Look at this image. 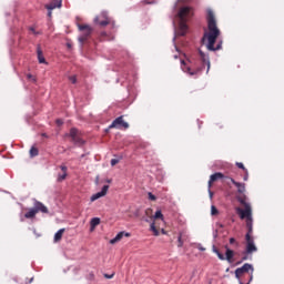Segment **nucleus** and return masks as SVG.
Segmentation results:
<instances>
[{"instance_id":"obj_14","label":"nucleus","mask_w":284,"mask_h":284,"mask_svg":"<svg viewBox=\"0 0 284 284\" xmlns=\"http://www.w3.org/2000/svg\"><path fill=\"white\" fill-rule=\"evenodd\" d=\"M108 190H110L109 185H104L101 190V192H98L91 196V201H97L101 199V196H105L108 194Z\"/></svg>"},{"instance_id":"obj_13","label":"nucleus","mask_w":284,"mask_h":284,"mask_svg":"<svg viewBox=\"0 0 284 284\" xmlns=\"http://www.w3.org/2000/svg\"><path fill=\"white\" fill-rule=\"evenodd\" d=\"M69 136L72 139L73 143L83 145V140L79 136V130L75 128L70 130Z\"/></svg>"},{"instance_id":"obj_1","label":"nucleus","mask_w":284,"mask_h":284,"mask_svg":"<svg viewBox=\"0 0 284 284\" xmlns=\"http://www.w3.org/2000/svg\"><path fill=\"white\" fill-rule=\"evenodd\" d=\"M216 181H222V183H225V185H230V183H233L237 190V201L241 204V207L237 209L239 214H252V205L250 202H247V195H245L246 189L245 183L237 182L231 176H227L221 172L214 173L210 176L209 180V194L212 199L214 196V193H212V184L216 183Z\"/></svg>"},{"instance_id":"obj_20","label":"nucleus","mask_w":284,"mask_h":284,"mask_svg":"<svg viewBox=\"0 0 284 284\" xmlns=\"http://www.w3.org/2000/svg\"><path fill=\"white\" fill-rule=\"evenodd\" d=\"M37 53L39 63H45V58L43 57V51H41V48L38 47Z\"/></svg>"},{"instance_id":"obj_24","label":"nucleus","mask_w":284,"mask_h":284,"mask_svg":"<svg viewBox=\"0 0 284 284\" xmlns=\"http://www.w3.org/2000/svg\"><path fill=\"white\" fill-rule=\"evenodd\" d=\"M236 165H237V168H240V170H243V172H245V170H247L245 168V165H243V163H241V162H236Z\"/></svg>"},{"instance_id":"obj_16","label":"nucleus","mask_w":284,"mask_h":284,"mask_svg":"<svg viewBox=\"0 0 284 284\" xmlns=\"http://www.w3.org/2000/svg\"><path fill=\"white\" fill-rule=\"evenodd\" d=\"M60 170L62 171V173L58 174V183H62V181H65V179H68V166L61 165Z\"/></svg>"},{"instance_id":"obj_22","label":"nucleus","mask_w":284,"mask_h":284,"mask_svg":"<svg viewBox=\"0 0 284 284\" xmlns=\"http://www.w3.org/2000/svg\"><path fill=\"white\" fill-rule=\"evenodd\" d=\"M178 247H183V233H180L178 237Z\"/></svg>"},{"instance_id":"obj_32","label":"nucleus","mask_w":284,"mask_h":284,"mask_svg":"<svg viewBox=\"0 0 284 284\" xmlns=\"http://www.w3.org/2000/svg\"><path fill=\"white\" fill-rule=\"evenodd\" d=\"M234 243H236V240H235L234 237H231V239H230V244H231V245H234Z\"/></svg>"},{"instance_id":"obj_31","label":"nucleus","mask_w":284,"mask_h":284,"mask_svg":"<svg viewBox=\"0 0 284 284\" xmlns=\"http://www.w3.org/2000/svg\"><path fill=\"white\" fill-rule=\"evenodd\" d=\"M24 216H26V219H34L36 215L34 214H26Z\"/></svg>"},{"instance_id":"obj_33","label":"nucleus","mask_w":284,"mask_h":284,"mask_svg":"<svg viewBox=\"0 0 284 284\" xmlns=\"http://www.w3.org/2000/svg\"><path fill=\"white\" fill-rule=\"evenodd\" d=\"M55 123L57 125H63V120H57Z\"/></svg>"},{"instance_id":"obj_39","label":"nucleus","mask_w":284,"mask_h":284,"mask_svg":"<svg viewBox=\"0 0 284 284\" xmlns=\"http://www.w3.org/2000/svg\"><path fill=\"white\" fill-rule=\"evenodd\" d=\"M42 136H47L45 133H43Z\"/></svg>"},{"instance_id":"obj_12","label":"nucleus","mask_w":284,"mask_h":284,"mask_svg":"<svg viewBox=\"0 0 284 284\" xmlns=\"http://www.w3.org/2000/svg\"><path fill=\"white\" fill-rule=\"evenodd\" d=\"M110 128H118V130H121L123 128V130H128V128H130V124L123 121V116H119L112 122Z\"/></svg>"},{"instance_id":"obj_5","label":"nucleus","mask_w":284,"mask_h":284,"mask_svg":"<svg viewBox=\"0 0 284 284\" xmlns=\"http://www.w3.org/2000/svg\"><path fill=\"white\" fill-rule=\"evenodd\" d=\"M180 19L179 34L185 37L187 34V21L194 17V9L192 7H182L178 12Z\"/></svg>"},{"instance_id":"obj_8","label":"nucleus","mask_w":284,"mask_h":284,"mask_svg":"<svg viewBox=\"0 0 284 284\" xmlns=\"http://www.w3.org/2000/svg\"><path fill=\"white\" fill-rule=\"evenodd\" d=\"M93 22L95 23V26H100V28H105V26H114V21L112 20V18H110V16L108 14V11H102L100 14H98Z\"/></svg>"},{"instance_id":"obj_37","label":"nucleus","mask_w":284,"mask_h":284,"mask_svg":"<svg viewBox=\"0 0 284 284\" xmlns=\"http://www.w3.org/2000/svg\"><path fill=\"white\" fill-rule=\"evenodd\" d=\"M162 234H165V229H163V226L160 229Z\"/></svg>"},{"instance_id":"obj_36","label":"nucleus","mask_w":284,"mask_h":284,"mask_svg":"<svg viewBox=\"0 0 284 284\" xmlns=\"http://www.w3.org/2000/svg\"><path fill=\"white\" fill-rule=\"evenodd\" d=\"M48 17H52V10H49Z\"/></svg>"},{"instance_id":"obj_9","label":"nucleus","mask_w":284,"mask_h":284,"mask_svg":"<svg viewBox=\"0 0 284 284\" xmlns=\"http://www.w3.org/2000/svg\"><path fill=\"white\" fill-rule=\"evenodd\" d=\"M78 28L81 32V34L79 36L80 43L88 41V39L92 37V32L94 31V29H92V27H90L89 24H79Z\"/></svg>"},{"instance_id":"obj_25","label":"nucleus","mask_w":284,"mask_h":284,"mask_svg":"<svg viewBox=\"0 0 284 284\" xmlns=\"http://www.w3.org/2000/svg\"><path fill=\"white\" fill-rule=\"evenodd\" d=\"M211 214H219V209H216V206L212 205L211 206Z\"/></svg>"},{"instance_id":"obj_19","label":"nucleus","mask_w":284,"mask_h":284,"mask_svg":"<svg viewBox=\"0 0 284 284\" xmlns=\"http://www.w3.org/2000/svg\"><path fill=\"white\" fill-rule=\"evenodd\" d=\"M65 232V229H60L55 234H54V241L58 243V241H61L63 239V233Z\"/></svg>"},{"instance_id":"obj_23","label":"nucleus","mask_w":284,"mask_h":284,"mask_svg":"<svg viewBox=\"0 0 284 284\" xmlns=\"http://www.w3.org/2000/svg\"><path fill=\"white\" fill-rule=\"evenodd\" d=\"M28 81H31L32 83H37V77L32 75L31 73L27 74Z\"/></svg>"},{"instance_id":"obj_7","label":"nucleus","mask_w":284,"mask_h":284,"mask_svg":"<svg viewBox=\"0 0 284 284\" xmlns=\"http://www.w3.org/2000/svg\"><path fill=\"white\" fill-rule=\"evenodd\" d=\"M151 221L150 230L153 232L154 236H159L161 227H165V220L163 219V214H155L153 216H149Z\"/></svg>"},{"instance_id":"obj_29","label":"nucleus","mask_w":284,"mask_h":284,"mask_svg":"<svg viewBox=\"0 0 284 284\" xmlns=\"http://www.w3.org/2000/svg\"><path fill=\"white\" fill-rule=\"evenodd\" d=\"M150 201H156V196L152 193H149Z\"/></svg>"},{"instance_id":"obj_17","label":"nucleus","mask_w":284,"mask_h":284,"mask_svg":"<svg viewBox=\"0 0 284 284\" xmlns=\"http://www.w3.org/2000/svg\"><path fill=\"white\" fill-rule=\"evenodd\" d=\"M44 8L47 10H54L57 8H61V1L59 0H53L52 2H50L49 4H45Z\"/></svg>"},{"instance_id":"obj_27","label":"nucleus","mask_w":284,"mask_h":284,"mask_svg":"<svg viewBox=\"0 0 284 284\" xmlns=\"http://www.w3.org/2000/svg\"><path fill=\"white\" fill-rule=\"evenodd\" d=\"M69 81H71V83H77V75H71L69 77Z\"/></svg>"},{"instance_id":"obj_2","label":"nucleus","mask_w":284,"mask_h":284,"mask_svg":"<svg viewBox=\"0 0 284 284\" xmlns=\"http://www.w3.org/2000/svg\"><path fill=\"white\" fill-rule=\"evenodd\" d=\"M207 30L204 32L202 43L210 52L223 49V40L221 39V29L216 24V18L212 9L207 10L206 14Z\"/></svg>"},{"instance_id":"obj_38","label":"nucleus","mask_w":284,"mask_h":284,"mask_svg":"<svg viewBox=\"0 0 284 284\" xmlns=\"http://www.w3.org/2000/svg\"><path fill=\"white\" fill-rule=\"evenodd\" d=\"M155 214H161V211H156Z\"/></svg>"},{"instance_id":"obj_28","label":"nucleus","mask_w":284,"mask_h":284,"mask_svg":"<svg viewBox=\"0 0 284 284\" xmlns=\"http://www.w3.org/2000/svg\"><path fill=\"white\" fill-rule=\"evenodd\" d=\"M119 163L118 159H112L111 160V165L114 168V165H116Z\"/></svg>"},{"instance_id":"obj_4","label":"nucleus","mask_w":284,"mask_h":284,"mask_svg":"<svg viewBox=\"0 0 284 284\" xmlns=\"http://www.w3.org/2000/svg\"><path fill=\"white\" fill-rule=\"evenodd\" d=\"M241 221H245L247 233L245 235L246 246L244 251V256L242 257V261H247L250 256L254 254V252H258V247H256V244L254 243V236L252 234L254 233L253 223L254 220L252 219V214H240Z\"/></svg>"},{"instance_id":"obj_10","label":"nucleus","mask_w":284,"mask_h":284,"mask_svg":"<svg viewBox=\"0 0 284 284\" xmlns=\"http://www.w3.org/2000/svg\"><path fill=\"white\" fill-rule=\"evenodd\" d=\"M225 255L216 248V246H213V252L216 254V256L220 258V261H227L229 263H232V258H234V251H232L230 247L225 246Z\"/></svg>"},{"instance_id":"obj_3","label":"nucleus","mask_w":284,"mask_h":284,"mask_svg":"<svg viewBox=\"0 0 284 284\" xmlns=\"http://www.w3.org/2000/svg\"><path fill=\"white\" fill-rule=\"evenodd\" d=\"M199 60L191 58L186 62L185 60L181 61V68L189 77H199L205 70V65H207V72H210V57L201 50H199Z\"/></svg>"},{"instance_id":"obj_34","label":"nucleus","mask_w":284,"mask_h":284,"mask_svg":"<svg viewBox=\"0 0 284 284\" xmlns=\"http://www.w3.org/2000/svg\"><path fill=\"white\" fill-rule=\"evenodd\" d=\"M30 31L33 32V34H39L32 27L30 28Z\"/></svg>"},{"instance_id":"obj_11","label":"nucleus","mask_w":284,"mask_h":284,"mask_svg":"<svg viewBox=\"0 0 284 284\" xmlns=\"http://www.w3.org/2000/svg\"><path fill=\"white\" fill-rule=\"evenodd\" d=\"M39 212L41 214H48V207L43 203L36 201L28 214H39Z\"/></svg>"},{"instance_id":"obj_26","label":"nucleus","mask_w":284,"mask_h":284,"mask_svg":"<svg viewBox=\"0 0 284 284\" xmlns=\"http://www.w3.org/2000/svg\"><path fill=\"white\" fill-rule=\"evenodd\" d=\"M248 179H250V173L247 172V170H245L243 181H247Z\"/></svg>"},{"instance_id":"obj_21","label":"nucleus","mask_w":284,"mask_h":284,"mask_svg":"<svg viewBox=\"0 0 284 284\" xmlns=\"http://www.w3.org/2000/svg\"><path fill=\"white\" fill-rule=\"evenodd\" d=\"M30 156H39V149H37L36 146H32L30 149Z\"/></svg>"},{"instance_id":"obj_18","label":"nucleus","mask_w":284,"mask_h":284,"mask_svg":"<svg viewBox=\"0 0 284 284\" xmlns=\"http://www.w3.org/2000/svg\"><path fill=\"white\" fill-rule=\"evenodd\" d=\"M101 224V219L93 217L90 222V232H94L97 230V226Z\"/></svg>"},{"instance_id":"obj_35","label":"nucleus","mask_w":284,"mask_h":284,"mask_svg":"<svg viewBox=\"0 0 284 284\" xmlns=\"http://www.w3.org/2000/svg\"><path fill=\"white\" fill-rule=\"evenodd\" d=\"M106 278H113L114 277V274L112 275H105Z\"/></svg>"},{"instance_id":"obj_6","label":"nucleus","mask_w":284,"mask_h":284,"mask_svg":"<svg viewBox=\"0 0 284 284\" xmlns=\"http://www.w3.org/2000/svg\"><path fill=\"white\" fill-rule=\"evenodd\" d=\"M235 278L240 281V284H250L254 281V266L250 263H245L243 266L235 270Z\"/></svg>"},{"instance_id":"obj_30","label":"nucleus","mask_w":284,"mask_h":284,"mask_svg":"<svg viewBox=\"0 0 284 284\" xmlns=\"http://www.w3.org/2000/svg\"><path fill=\"white\" fill-rule=\"evenodd\" d=\"M197 250H200V252H205V247H203L201 244L197 245Z\"/></svg>"},{"instance_id":"obj_15","label":"nucleus","mask_w":284,"mask_h":284,"mask_svg":"<svg viewBox=\"0 0 284 284\" xmlns=\"http://www.w3.org/2000/svg\"><path fill=\"white\" fill-rule=\"evenodd\" d=\"M123 236L130 237V233L125 231H121L120 233L116 234L114 239L110 240V244L115 245V243H119V241H122Z\"/></svg>"}]
</instances>
